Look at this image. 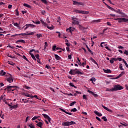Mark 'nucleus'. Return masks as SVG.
Instances as JSON below:
<instances>
[{"label":"nucleus","mask_w":128,"mask_h":128,"mask_svg":"<svg viewBox=\"0 0 128 128\" xmlns=\"http://www.w3.org/2000/svg\"><path fill=\"white\" fill-rule=\"evenodd\" d=\"M112 90H114V92H116V90H124V87L120 85L116 84L114 86Z\"/></svg>","instance_id":"1"},{"label":"nucleus","mask_w":128,"mask_h":128,"mask_svg":"<svg viewBox=\"0 0 128 128\" xmlns=\"http://www.w3.org/2000/svg\"><path fill=\"white\" fill-rule=\"evenodd\" d=\"M62 126H72V124H76V122L74 121L71 122H64L62 124Z\"/></svg>","instance_id":"2"},{"label":"nucleus","mask_w":128,"mask_h":128,"mask_svg":"<svg viewBox=\"0 0 128 128\" xmlns=\"http://www.w3.org/2000/svg\"><path fill=\"white\" fill-rule=\"evenodd\" d=\"M72 20L73 22H72V24H80V22H78V18L74 17H72Z\"/></svg>","instance_id":"3"},{"label":"nucleus","mask_w":128,"mask_h":128,"mask_svg":"<svg viewBox=\"0 0 128 128\" xmlns=\"http://www.w3.org/2000/svg\"><path fill=\"white\" fill-rule=\"evenodd\" d=\"M36 26H34V24H26L25 26H24L22 27V28H24V30H28V28H35Z\"/></svg>","instance_id":"4"},{"label":"nucleus","mask_w":128,"mask_h":128,"mask_svg":"<svg viewBox=\"0 0 128 128\" xmlns=\"http://www.w3.org/2000/svg\"><path fill=\"white\" fill-rule=\"evenodd\" d=\"M74 11L75 12H76V14H88V12L76 9L74 10Z\"/></svg>","instance_id":"5"},{"label":"nucleus","mask_w":128,"mask_h":128,"mask_svg":"<svg viewBox=\"0 0 128 128\" xmlns=\"http://www.w3.org/2000/svg\"><path fill=\"white\" fill-rule=\"evenodd\" d=\"M14 88H16V86H8V92H12L14 90Z\"/></svg>","instance_id":"6"},{"label":"nucleus","mask_w":128,"mask_h":128,"mask_svg":"<svg viewBox=\"0 0 128 128\" xmlns=\"http://www.w3.org/2000/svg\"><path fill=\"white\" fill-rule=\"evenodd\" d=\"M128 19L126 18H119L118 19V22H128Z\"/></svg>","instance_id":"7"},{"label":"nucleus","mask_w":128,"mask_h":128,"mask_svg":"<svg viewBox=\"0 0 128 128\" xmlns=\"http://www.w3.org/2000/svg\"><path fill=\"white\" fill-rule=\"evenodd\" d=\"M9 75V77L6 79L7 82H14V78H12V75L10 74H8Z\"/></svg>","instance_id":"8"},{"label":"nucleus","mask_w":128,"mask_h":128,"mask_svg":"<svg viewBox=\"0 0 128 128\" xmlns=\"http://www.w3.org/2000/svg\"><path fill=\"white\" fill-rule=\"evenodd\" d=\"M42 115L44 116V118H46L48 120V121L49 122H50V121L52 120V118L46 114H42Z\"/></svg>","instance_id":"9"},{"label":"nucleus","mask_w":128,"mask_h":128,"mask_svg":"<svg viewBox=\"0 0 128 128\" xmlns=\"http://www.w3.org/2000/svg\"><path fill=\"white\" fill-rule=\"evenodd\" d=\"M69 74L72 76H74V74H76V70H70L69 72Z\"/></svg>","instance_id":"10"},{"label":"nucleus","mask_w":128,"mask_h":128,"mask_svg":"<svg viewBox=\"0 0 128 128\" xmlns=\"http://www.w3.org/2000/svg\"><path fill=\"white\" fill-rule=\"evenodd\" d=\"M60 110L62 112H65V114H69L70 116H72V112H68L62 108H60Z\"/></svg>","instance_id":"11"},{"label":"nucleus","mask_w":128,"mask_h":128,"mask_svg":"<svg viewBox=\"0 0 128 128\" xmlns=\"http://www.w3.org/2000/svg\"><path fill=\"white\" fill-rule=\"evenodd\" d=\"M73 4L74 6H76L78 4H79L80 6H82V3L80 2H78L76 1H73Z\"/></svg>","instance_id":"12"},{"label":"nucleus","mask_w":128,"mask_h":128,"mask_svg":"<svg viewBox=\"0 0 128 128\" xmlns=\"http://www.w3.org/2000/svg\"><path fill=\"white\" fill-rule=\"evenodd\" d=\"M103 70H104V72H105L106 74L112 73V70L110 69H107V70L103 69Z\"/></svg>","instance_id":"13"},{"label":"nucleus","mask_w":128,"mask_h":128,"mask_svg":"<svg viewBox=\"0 0 128 128\" xmlns=\"http://www.w3.org/2000/svg\"><path fill=\"white\" fill-rule=\"evenodd\" d=\"M66 32H74V28L72 27H70L66 29Z\"/></svg>","instance_id":"14"},{"label":"nucleus","mask_w":128,"mask_h":128,"mask_svg":"<svg viewBox=\"0 0 128 128\" xmlns=\"http://www.w3.org/2000/svg\"><path fill=\"white\" fill-rule=\"evenodd\" d=\"M94 114H96V116H102V113H100L98 111H94Z\"/></svg>","instance_id":"15"},{"label":"nucleus","mask_w":128,"mask_h":128,"mask_svg":"<svg viewBox=\"0 0 128 128\" xmlns=\"http://www.w3.org/2000/svg\"><path fill=\"white\" fill-rule=\"evenodd\" d=\"M54 57L57 60H62V58L56 54H54Z\"/></svg>","instance_id":"16"},{"label":"nucleus","mask_w":128,"mask_h":128,"mask_svg":"<svg viewBox=\"0 0 128 128\" xmlns=\"http://www.w3.org/2000/svg\"><path fill=\"white\" fill-rule=\"evenodd\" d=\"M15 42H16V44H18V42H22V44H26V41H24V40H18Z\"/></svg>","instance_id":"17"},{"label":"nucleus","mask_w":128,"mask_h":128,"mask_svg":"<svg viewBox=\"0 0 128 128\" xmlns=\"http://www.w3.org/2000/svg\"><path fill=\"white\" fill-rule=\"evenodd\" d=\"M18 104H16V105H14V106H11L10 108V110H13V108H18Z\"/></svg>","instance_id":"18"},{"label":"nucleus","mask_w":128,"mask_h":128,"mask_svg":"<svg viewBox=\"0 0 128 128\" xmlns=\"http://www.w3.org/2000/svg\"><path fill=\"white\" fill-rule=\"evenodd\" d=\"M102 108H104V110H106L108 112H112V110L108 109V107H106V106L102 105Z\"/></svg>","instance_id":"19"},{"label":"nucleus","mask_w":128,"mask_h":128,"mask_svg":"<svg viewBox=\"0 0 128 128\" xmlns=\"http://www.w3.org/2000/svg\"><path fill=\"white\" fill-rule=\"evenodd\" d=\"M30 55L31 56V57L34 60H36V56L34 54L30 53Z\"/></svg>","instance_id":"20"},{"label":"nucleus","mask_w":128,"mask_h":128,"mask_svg":"<svg viewBox=\"0 0 128 128\" xmlns=\"http://www.w3.org/2000/svg\"><path fill=\"white\" fill-rule=\"evenodd\" d=\"M22 96H28V98L30 97V94H26L24 92L22 93Z\"/></svg>","instance_id":"21"},{"label":"nucleus","mask_w":128,"mask_h":128,"mask_svg":"<svg viewBox=\"0 0 128 128\" xmlns=\"http://www.w3.org/2000/svg\"><path fill=\"white\" fill-rule=\"evenodd\" d=\"M36 126H39V128H42V122H39L36 124Z\"/></svg>","instance_id":"22"},{"label":"nucleus","mask_w":128,"mask_h":128,"mask_svg":"<svg viewBox=\"0 0 128 128\" xmlns=\"http://www.w3.org/2000/svg\"><path fill=\"white\" fill-rule=\"evenodd\" d=\"M23 6H26V8H32V6L28 5V4H23Z\"/></svg>","instance_id":"23"},{"label":"nucleus","mask_w":128,"mask_h":128,"mask_svg":"<svg viewBox=\"0 0 128 128\" xmlns=\"http://www.w3.org/2000/svg\"><path fill=\"white\" fill-rule=\"evenodd\" d=\"M79 28L80 30H86L88 28H84L82 25L79 26Z\"/></svg>","instance_id":"24"},{"label":"nucleus","mask_w":128,"mask_h":128,"mask_svg":"<svg viewBox=\"0 0 128 128\" xmlns=\"http://www.w3.org/2000/svg\"><path fill=\"white\" fill-rule=\"evenodd\" d=\"M105 4L106 6H107V7L109 9V10H114V8L110 7V6H109L108 5L104 3Z\"/></svg>","instance_id":"25"},{"label":"nucleus","mask_w":128,"mask_h":128,"mask_svg":"<svg viewBox=\"0 0 128 128\" xmlns=\"http://www.w3.org/2000/svg\"><path fill=\"white\" fill-rule=\"evenodd\" d=\"M0 76H6V72L4 71V70H2L0 72Z\"/></svg>","instance_id":"26"},{"label":"nucleus","mask_w":128,"mask_h":128,"mask_svg":"<svg viewBox=\"0 0 128 128\" xmlns=\"http://www.w3.org/2000/svg\"><path fill=\"white\" fill-rule=\"evenodd\" d=\"M120 14H121L122 18H126V14L122 12V13Z\"/></svg>","instance_id":"27"},{"label":"nucleus","mask_w":128,"mask_h":128,"mask_svg":"<svg viewBox=\"0 0 128 128\" xmlns=\"http://www.w3.org/2000/svg\"><path fill=\"white\" fill-rule=\"evenodd\" d=\"M6 100V95H2L0 97V101L2 100Z\"/></svg>","instance_id":"28"},{"label":"nucleus","mask_w":128,"mask_h":128,"mask_svg":"<svg viewBox=\"0 0 128 128\" xmlns=\"http://www.w3.org/2000/svg\"><path fill=\"white\" fill-rule=\"evenodd\" d=\"M122 62H123L126 68H128V63H126V60H124V59H122Z\"/></svg>","instance_id":"29"},{"label":"nucleus","mask_w":128,"mask_h":128,"mask_svg":"<svg viewBox=\"0 0 128 128\" xmlns=\"http://www.w3.org/2000/svg\"><path fill=\"white\" fill-rule=\"evenodd\" d=\"M36 36H37L38 38H42V34H36Z\"/></svg>","instance_id":"30"},{"label":"nucleus","mask_w":128,"mask_h":128,"mask_svg":"<svg viewBox=\"0 0 128 128\" xmlns=\"http://www.w3.org/2000/svg\"><path fill=\"white\" fill-rule=\"evenodd\" d=\"M119 68L120 70H124V69L122 68V64H120Z\"/></svg>","instance_id":"31"},{"label":"nucleus","mask_w":128,"mask_h":128,"mask_svg":"<svg viewBox=\"0 0 128 128\" xmlns=\"http://www.w3.org/2000/svg\"><path fill=\"white\" fill-rule=\"evenodd\" d=\"M120 124H122V126H128V124L124 122H123V123L122 122H120Z\"/></svg>","instance_id":"32"},{"label":"nucleus","mask_w":128,"mask_h":128,"mask_svg":"<svg viewBox=\"0 0 128 128\" xmlns=\"http://www.w3.org/2000/svg\"><path fill=\"white\" fill-rule=\"evenodd\" d=\"M76 104V102L74 101V102H71V103L70 104V106H74V104Z\"/></svg>","instance_id":"33"},{"label":"nucleus","mask_w":128,"mask_h":128,"mask_svg":"<svg viewBox=\"0 0 128 128\" xmlns=\"http://www.w3.org/2000/svg\"><path fill=\"white\" fill-rule=\"evenodd\" d=\"M40 118V116H35L33 118H32V120H36L37 118Z\"/></svg>","instance_id":"34"},{"label":"nucleus","mask_w":128,"mask_h":128,"mask_svg":"<svg viewBox=\"0 0 128 128\" xmlns=\"http://www.w3.org/2000/svg\"><path fill=\"white\" fill-rule=\"evenodd\" d=\"M106 90V92H114V90H112V88H107Z\"/></svg>","instance_id":"35"},{"label":"nucleus","mask_w":128,"mask_h":128,"mask_svg":"<svg viewBox=\"0 0 128 128\" xmlns=\"http://www.w3.org/2000/svg\"><path fill=\"white\" fill-rule=\"evenodd\" d=\"M88 51L91 54L92 56H94V52H92V50H90V48H88Z\"/></svg>","instance_id":"36"},{"label":"nucleus","mask_w":128,"mask_h":128,"mask_svg":"<svg viewBox=\"0 0 128 128\" xmlns=\"http://www.w3.org/2000/svg\"><path fill=\"white\" fill-rule=\"evenodd\" d=\"M102 118L104 120V122H108V119L106 118V117L105 116L102 117Z\"/></svg>","instance_id":"37"},{"label":"nucleus","mask_w":128,"mask_h":128,"mask_svg":"<svg viewBox=\"0 0 128 128\" xmlns=\"http://www.w3.org/2000/svg\"><path fill=\"white\" fill-rule=\"evenodd\" d=\"M22 101L24 102V103L28 102V99L23 98V99H22Z\"/></svg>","instance_id":"38"},{"label":"nucleus","mask_w":128,"mask_h":128,"mask_svg":"<svg viewBox=\"0 0 128 128\" xmlns=\"http://www.w3.org/2000/svg\"><path fill=\"white\" fill-rule=\"evenodd\" d=\"M70 112H78V110H76V108H74L70 110Z\"/></svg>","instance_id":"39"},{"label":"nucleus","mask_w":128,"mask_h":128,"mask_svg":"<svg viewBox=\"0 0 128 128\" xmlns=\"http://www.w3.org/2000/svg\"><path fill=\"white\" fill-rule=\"evenodd\" d=\"M14 26H17V28H20V24L17 22L14 23Z\"/></svg>","instance_id":"40"},{"label":"nucleus","mask_w":128,"mask_h":128,"mask_svg":"<svg viewBox=\"0 0 128 128\" xmlns=\"http://www.w3.org/2000/svg\"><path fill=\"white\" fill-rule=\"evenodd\" d=\"M18 35L24 36H28V34L27 33H22V34H18Z\"/></svg>","instance_id":"41"},{"label":"nucleus","mask_w":128,"mask_h":128,"mask_svg":"<svg viewBox=\"0 0 128 128\" xmlns=\"http://www.w3.org/2000/svg\"><path fill=\"white\" fill-rule=\"evenodd\" d=\"M83 60H84V62H82V66L84 67V65L86 64V59H83Z\"/></svg>","instance_id":"42"},{"label":"nucleus","mask_w":128,"mask_h":128,"mask_svg":"<svg viewBox=\"0 0 128 128\" xmlns=\"http://www.w3.org/2000/svg\"><path fill=\"white\" fill-rule=\"evenodd\" d=\"M83 74V73L80 72V70H77L76 72V74Z\"/></svg>","instance_id":"43"},{"label":"nucleus","mask_w":128,"mask_h":128,"mask_svg":"<svg viewBox=\"0 0 128 128\" xmlns=\"http://www.w3.org/2000/svg\"><path fill=\"white\" fill-rule=\"evenodd\" d=\"M33 34H34V32L27 34V36H33Z\"/></svg>","instance_id":"44"},{"label":"nucleus","mask_w":128,"mask_h":128,"mask_svg":"<svg viewBox=\"0 0 128 128\" xmlns=\"http://www.w3.org/2000/svg\"><path fill=\"white\" fill-rule=\"evenodd\" d=\"M116 12H117L118 14H122V10H116Z\"/></svg>","instance_id":"45"},{"label":"nucleus","mask_w":128,"mask_h":128,"mask_svg":"<svg viewBox=\"0 0 128 128\" xmlns=\"http://www.w3.org/2000/svg\"><path fill=\"white\" fill-rule=\"evenodd\" d=\"M41 2H43V4H48V2L46 0H41Z\"/></svg>","instance_id":"46"},{"label":"nucleus","mask_w":128,"mask_h":128,"mask_svg":"<svg viewBox=\"0 0 128 128\" xmlns=\"http://www.w3.org/2000/svg\"><path fill=\"white\" fill-rule=\"evenodd\" d=\"M16 14L17 16H18L19 14H18V9L16 10Z\"/></svg>","instance_id":"47"},{"label":"nucleus","mask_w":128,"mask_h":128,"mask_svg":"<svg viewBox=\"0 0 128 128\" xmlns=\"http://www.w3.org/2000/svg\"><path fill=\"white\" fill-rule=\"evenodd\" d=\"M8 64H10L11 66H14V63L12 62H10V61H8Z\"/></svg>","instance_id":"48"},{"label":"nucleus","mask_w":128,"mask_h":128,"mask_svg":"<svg viewBox=\"0 0 128 128\" xmlns=\"http://www.w3.org/2000/svg\"><path fill=\"white\" fill-rule=\"evenodd\" d=\"M124 54H126V56H128V50H125L124 53Z\"/></svg>","instance_id":"49"},{"label":"nucleus","mask_w":128,"mask_h":128,"mask_svg":"<svg viewBox=\"0 0 128 128\" xmlns=\"http://www.w3.org/2000/svg\"><path fill=\"white\" fill-rule=\"evenodd\" d=\"M90 82H96V78H92L90 79Z\"/></svg>","instance_id":"50"},{"label":"nucleus","mask_w":128,"mask_h":128,"mask_svg":"<svg viewBox=\"0 0 128 128\" xmlns=\"http://www.w3.org/2000/svg\"><path fill=\"white\" fill-rule=\"evenodd\" d=\"M24 88H26V90H30V89L31 88L30 87L28 86H24Z\"/></svg>","instance_id":"51"},{"label":"nucleus","mask_w":128,"mask_h":128,"mask_svg":"<svg viewBox=\"0 0 128 128\" xmlns=\"http://www.w3.org/2000/svg\"><path fill=\"white\" fill-rule=\"evenodd\" d=\"M94 64H96V66L98 67V62H96V61H95V60H94L92 61Z\"/></svg>","instance_id":"52"},{"label":"nucleus","mask_w":128,"mask_h":128,"mask_svg":"<svg viewBox=\"0 0 128 128\" xmlns=\"http://www.w3.org/2000/svg\"><path fill=\"white\" fill-rule=\"evenodd\" d=\"M44 50H46V48L47 46H48V42H44Z\"/></svg>","instance_id":"53"},{"label":"nucleus","mask_w":128,"mask_h":128,"mask_svg":"<svg viewBox=\"0 0 128 128\" xmlns=\"http://www.w3.org/2000/svg\"><path fill=\"white\" fill-rule=\"evenodd\" d=\"M105 48H106V50H109L110 52L112 51V50H110V48H108V46H105Z\"/></svg>","instance_id":"54"},{"label":"nucleus","mask_w":128,"mask_h":128,"mask_svg":"<svg viewBox=\"0 0 128 128\" xmlns=\"http://www.w3.org/2000/svg\"><path fill=\"white\" fill-rule=\"evenodd\" d=\"M96 120H98V122H102V120H100V118L96 116Z\"/></svg>","instance_id":"55"},{"label":"nucleus","mask_w":128,"mask_h":128,"mask_svg":"<svg viewBox=\"0 0 128 128\" xmlns=\"http://www.w3.org/2000/svg\"><path fill=\"white\" fill-rule=\"evenodd\" d=\"M47 28H48V30H54L53 26L50 27L49 26H47Z\"/></svg>","instance_id":"56"},{"label":"nucleus","mask_w":128,"mask_h":128,"mask_svg":"<svg viewBox=\"0 0 128 128\" xmlns=\"http://www.w3.org/2000/svg\"><path fill=\"white\" fill-rule=\"evenodd\" d=\"M35 56H36V58H37V60L40 59V58H40V55L38 54H36Z\"/></svg>","instance_id":"57"},{"label":"nucleus","mask_w":128,"mask_h":128,"mask_svg":"<svg viewBox=\"0 0 128 128\" xmlns=\"http://www.w3.org/2000/svg\"><path fill=\"white\" fill-rule=\"evenodd\" d=\"M82 98H83V100H87L86 96V95L84 94L82 96Z\"/></svg>","instance_id":"58"},{"label":"nucleus","mask_w":128,"mask_h":128,"mask_svg":"<svg viewBox=\"0 0 128 128\" xmlns=\"http://www.w3.org/2000/svg\"><path fill=\"white\" fill-rule=\"evenodd\" d=\"M92 96H94V98H98V94H94V93H93Z\"/></svg>","instance_id":"59"},{"label":"nucleus","mask_w":128,"mask_h":128,"mask_svg":"<svg viewBox=\"0 0 128 128\" xmlns=\"http://www.w3.org/2000/svg\"><path fill=\"white\" fill-rule=\"evenodd\" d=\"M36 62H37L38 64H42V62H40V59H38V60H36Z\"/></svg>","instance_id":"60"},{"label":"nucleus","mask_w":128,"mask_h":128,"mask_svg":"<svg viewBox=\"0 0 128 128\" xmlns=\"http://www.w3.org/2000/svg\"><path fill=\"white\" fill-rule=\"evenodd\" d=\"M118 60H119V62H122L123 59L122 58H118Z\"/></svg>","instance_id":"61"},{"label":"nucleus","mask_w":128,"mask_h":128,"mask_svg":"<svg viewBox=\"0 0 128 128\" xmlns=\"http://www.w3.org/2000/svg\"><path fill=\"white\" fill-rule=\"evenodd\" d=\"M56 46H53L52 50L54 51L56 50Z\"/></svg>","instance_id":"62"},{"label":"nucleus","mask_w":128,"mask_h":128,"mask_svg":"<svg viewBox=\"0 0 128 128\" xmlns=\"http://www.w3.org/2000/svg\"><path fill=\"white\" fill-rule=\"evenodd\" d=\"M106 24H108V26H112V24L110 23V22H107Z\"/></svg>","instance_id":"63"},{"label":"nucleus","mask_w":128,"mask_h":128,"mask_svg":"<svg viewBox=\"0 0 128 128\" xmlns=\"http://www.w3.org/2000/svg\"><path fill=\"white\" fill-rule=\"evenodd\" d=\"M110 62L111 64H114V60H112V58H111Z\"/></svg>","instance_id":"64"}]
</instances>
